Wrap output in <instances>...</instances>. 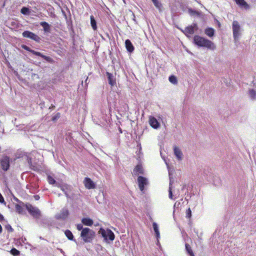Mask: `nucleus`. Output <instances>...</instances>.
I'll use <instances>...</instances> for the list:
<instances>
[{
    "label": "nucleus",
    "instance_id": "obj_1",
    "mask_svg": "<svg viewBox=\"0 0 256 256\" xmlns=\"http://www.w3.org/2000/svg\"><path fill=\"white\" fill-rule=\"evenodd\" d=\"M193 43L199 48H205L208 49L214 50V46L210 40L198 35H196L193 38Z\"/></svg>",
    "mask_w": 256,
    "mask_h": 256
},
{
    "label": "nucleus",
    "instance_id": "obj_2",
    "mask_svg": "<svg viewBox=\"0 0 256 256\" xmlns=\"http://www.w3.org/2000/svg\"><path fill=\"white\" fill-rule=\"evenodd\" d=\"M98 234L104 238V240L108 244L112 242L115 238L114 232L109 228L104 229L100 228L98 230Z\"/></svg>",
    "mask_w": 256,
    "mask_h": 256
},
{
    "label": "nucleus",
    "instance_id": "obj_3",
    "mask_svg": "<svg viewBox=\"0 0 256 256\" xmlns=\"http://www.w3.org/2000/svg\"><path fill=\"white\" fill-rule=\"evenodd\" d=\"M95 236V232L88 228H84L80 232V237L86 243L92 242Z\"/></svg>",
    "mask_w": 256,
    "mask_h": 256
},
{
    "label": "nucleus",
    "instance_id": "obj_4",
    "mask_svg": "<svg viewBox=\"0 0 256 256\" xmlns=\"http://www.w3.org/2000/svg\"><path fill=\"white\" fill-rule=\"evenodd\" d=\"M169 179L168 198L171 200H175L179 196L180 194V190L178 189L175 188L174 186H172L174 178L171 176L170 173H169Z\"/></svg>",
    "mask_w": 256,
    "mask_h": 256
},
{
    "label": "nucleus",
    "instance_id": "obj_5",
    "mask_svg": "<svg viewBox=\"0 0 256 256\" xmlns=\"http://www.w3.org/2000/svg\"><path fill=\"white\" fill-rule=\"evenodd\" d=\"M57 187L60 188L68 198L71 199L73 198V188L72 186L66 184H58Z\"/></svg>",
    "mask_w": 256,
    "mask_h": 256
},
{
    "label": "nucleus",
    "instance_id": "obj_6",
    "mask_svg": "<svg viewBox=\"0 0 256 256\" xmlns=\"http://www.w3.org/2000/svg\"><path fill=\"white\" fill-rule=\"evenodd\" d=\"M22 36L23 38L33 40L37 43H40L42 41L41 38L30 30L24 31L22 33Z\"/></svg>",
    "mask_w": 256,
    "mask_h": 256
},
{
    "label": "nucleus",
    "instance_id": "obj_7",
    "mask_svg": "<svg viewBox=\"0 0 256 256\" xmlns=\"http://www.w3.org/2000/svg\"><path fill=\"white\" fill-rule=\"evenodd\" d=\"M25 206L30 214L34 218H40L41 212L38 208L32 206L30 204H26Z\"/></svg>",
    "mask_w": 256,
    "mask_h": 256
},
{
    "label": "nucleus",
    "instance_id": "obj_8",
    "mask_svg": "<svg viewBox=\"0 0 256 256\" xmlns=\"http://www.w3.org/2000/svg\"><path fill=\"white\" fill-rule=\"evenodd\" d=\"M232 27L234 40L235 42H238L240 36V26L237 21L234 20L232 22Z\"/></svg>",
    "mask_w": 256,
    "mask_h": 256
},
{
    "label": "nucleus",
    "instance_id": "obj_9",
    "mask_svg": "<svg viewBox=\"0 0 256 256\" xmlns=\"http://www.w3.org/2000/svg\"><path fill=\"white\" fill-rule=\"evenodd\" d=\"M138 182L140 190L144 192L145 186L148 184V178L143 176H138Z\"/></svg>",
    "mask_w": 256,
    "mask_h": 256
},
{
    "label": "nucleus",
    "instance_id": "obj_10",
    "mask_svg": "<svg viewBox=\"0 0 256 256\" xmlns=\"http://www.w3.org/2000/svg\"><path fill=\"white\" fill-rule=\"evenodd\" d=\"M2 168L4 171H7L10 166V158L8 156H4L0 160Z\"/></svg>",
    "mask_w": 256,
    "mask_h": 256
},
{
    "label": "nucleus",
    "instance_id": "obj_11",
    "mask_svg": "<svg viewBox=\"0 0 256 256\" xmlns=\"http://www.w3.org/2000/svg\"><path fill=\"white\" fill-rule=\"evenodd\" d=\"M69 215V211L67 208H63L60 212L57 214L55 218L56 220H65Z\"/></svg>",
    "mask_w": 256,
    "mask_h": 256
},
{
    "label": "nucleus",
    "instance_id": "obj_12",
    "mask_svg": "<svg viewBox=\"0 0 256 256\" xmlns=\"http://www.w3.org/2000/svg\"><path fill=\"white\" fill-rule=\"evenodd\" d=\"M42 223L44 224V226L48 227H56L58 228L56 222L50 218H44L42 220Z\"/></svg>",
    "mask_w": 256,
    "mask_h": 256
},
{
    "label": "nucleus",
    "instance_id": "obj_13",
    "mask_svg": "<svg viewBox=\"0 0 256 256\" xmlns=\"http://www.w3.org/2000/svg\"><path fill=\"white\" fill-rule=\"evenodd\" d=\"M84 184L85 187L88 189H94L96 188V184L89 178L86 177L84 180Z\"/></svg>",
    "mask_w": 256,
    "mask_h": 256
},
{
    "label": "nucleus",
    "instance_id": "obj_14",
    "mask_svg": "<svg viewBox=\"0 0 256 256\" xmlns=\"http://www.w3.org/2000/svg\"><path fill=\"white\" fill-rule=\"evenodd\" d=\"M148 121L150 126L154 129H158L160 127V122L154 116H150Z\"/></svg>",
    "mask_w": 256,
    "mask_h": 256
},
{
    "label": "nucleus",
    "instance_id": "obj_15",
    "mask_svg": "<svg viewBox=\"0 0 256 256\" xmlns=\"http://www.w3.org/2000/svg\"><path fill=\"white\" fill-rule=\"evenodd\" d=\"M125 46L127 50V51L131 54L133 52L134 50V47L131 42V41L129 39H127L125 40Z\"/></svg>",
    "mask_w": 256,
    "mask_h": 256
},
{
    "label": "nucleus",
    "instance_id": "obj_16",
    "mask_svg": "<svg viewBox=\"0 0 256 256\" xmlns=\"http://www.w3.org/2000/svg\"><path fill=\"white\" fill-rule=\"evenodd\" d=\"M34 55L36 56L40 57L43 60H46V62H47L49 63L52 64L54 62V60L52 58H50V56H45L43 54H42L39 52L36 51Z\"/></svg>",
    "mask_w": 256,
    "mask_h": 256
},
{
    "label": "nucleus",
    "instance_id": "obj_17",
    "mask_svg": "<svg viewBox=\"0 0 256 256\" xmlns=\"http://www.w3.org/2000/svg\"><path fill=\"white\" fill-rule=\"evenodd\" d=\"M40 26L43 28V30L46 34L50 33L51 26L46 22H41Z\"/></svg>",
    "mask_w": 256,
    "mask_h": 256
},
{
    "label": "nucleus",
    "instance_id": "obj_18",
    "mask_svg": "<svg viewBox=\"0 0 256 256\" xmlns=\"http://www.w3.org/2000/svg\"><path fill=\"white\" fill-rule=\"evenodd\" d=\"M106 76L108 78V83L111 86H114L116 84V79L114 78L113 74L109 72H106Z\"/></svg>",
    "mask_w": 256,
    "mask_h": 256
},
{
    "label": "nucleus",
    "instance_id": "obj_19",
    "mask_svg": "<svg viewBox=\"0 0 256 256\" xmlns=\"http://www.w3.org/2000/svg\"><path fill=\"white\" fill-rule=\"evenodd\" d=\"M81 222L84 226H92L94 224L93 220L90 218H84L82 219Z\"/></svg>",
    "mask_w": 256,
    "mask_h": 256
},
{
    "label": "nucleus",
    "instance_id": "obj_20",
    "mask_svg": "<svg viewBox=\"0 0 256 256\" xmlns=\"http://www.w3.org/2000/svg\"><path fill=\"white\" fill-rule=\"evenodd\" d=\"M152 228L155 233V236L156 240H158L160 238V232L159 231L158 226L156 222H152Z\"/></svg>",
    "mask_w": 256,
    "mask_h": 256
},
{
    "label": "nucleus",
    "instance_id": "obj_21",
    "mask_svg": "<svg viewBox=\"0 0 256 256\" xmlns=\"http://www.w3.org/2000/svg\"><path fill=\"white\" fill-rule=\"evenodd\" d=\"M134 175H138V174H143L144 170L142 166L140 164H138L134 170Z\"/></svg>",
    "mask_w": 256,
    "mask_h": 256
},
{
    "label": "nucleus",
    "instance_id": "obj_22",
    "mask_svg": "<svg viewBox=\"0 0 256 256\" xmlns=\"http://www.w3.org/2000/svg\"><path fill=\"white\" fill-rule=\"evenodd\" d=\"M236 4L242 8L246 9L249 8V6L244 0H234Z\"/></svg>",
    "mask_w": 256,
    "mask_h": 256
},
{
    "label": "nucleus",
    "instance_id": "obj_23",
    "mask_svg": "<svg viewBox=\"0 0 256 256\" xmlns=\"http://www.w3.org/2000/svg\"><path fill=\"white\" fill-rule=\"evenodd\" d=\"M64 234L68 240L76 242V240L74 239V236L70 230H66L64 231Z\"/></svg>",
    "mask_w": 256,
    "mask_h": 256
},
{
    "label": "nucleus",
    "instance_id": "obj_24",
    "mask_svg": "<svg viewBox=\"0 0 256 256\" xmlns=\"http://www.w3.org/2000/svg\"><path fill=\"white\" fill-rule=\"evenodd\" d=\"M174 155L178 160L182 159V154L180 148L176 146H174Z\"/></svg>",
    "mask_w": 256,
    "mask_h": 256
},
{
    "label": "nucleus",
    "instance_id": "obj_25",
    "mask_svg": "<svg viewBox=\"0 0 256 256\" xmlns=\"http://www.w3.org/2000/svg\"><path fill=\"white\" fill-rule=\"evenodd\" d=\"M185 249H186V254L188 256H194L193 250H192L190 246L188 244V243L185 244Z\"/></svg>",
    "mask_w": 256,
    "mask_h": 256
},
{
    "label": "nucleus",
    "instance_id": "obj_26",
    "mask_svg": "<svg viewBox=\"0 0 256 256\" xmlns=\"http://www.w3.org/2000/svg\"><path fill=\"white\" fill-rule=\"evenodd\" d=\"M214 30L212 28H207L204 30L206 34L210 38H212L214 36Z\"/></svg>",
    "mask_w": 256,
    "mask_h": 256
},
{
    "label": "nucleus",
    "instance_id": "obj_27",
    "mask_svg": "<svg viewBox=\"0 0 256 256\" xmlns=\"http://www.w3.org/2000/svg\"><path fill=\"white\" fill-rule=\"evenodd\" d=\"M47 180L50 184L55 185L56 186H57L58 184H60V183L56 182L54 178L50 175H48Z\"/></svg>",
    "mask_w": 256,
    "mask_h": 256
},
{
    "label": "nucleus",
    "instance_id": "obj_28",
    "mask_svg": "<svg viewBox=\"0 0 256 256\" xmlns=\"http://www.w3.org/2000/svg\"><path fill=\"white\" fill-rule=\"evenodd\" d=\"M27 189H29L32 193H35L38 190V186L36 184H34V186L31 184H28L26 186Z\"/></svg>",
    "mask_w": 256,
    "mask_h": 256
},
{
    "label": "nucleus",
    "instance_id": "obj_29",
    "mask_svg": "<svg viewBox=\"0 0 256 256\" xmlns=\"http://www.w3.org/2000/svg\"><path fill=\"white\" fill-rule=\"evenodd\" d=\"M20 12L24 15L28 16L30 14L31 10L28 7L22 6L20 10Z\"/></svg>",
    "mask_w": 256,
    "mask_h": 256
},
{
    "label": "nucleus",
    "instance_id": "obj_30",
    "mask_svg": "<svg viewBox=\"0 0 256 256\" xmlns=\"http://www.w3.org/2000/svg\"><path fill=\"white\" fill-rule=\"evenodd\" d=\"M188 12L190 15L192 16H196L198 17H200L201 16V12L194 10L192 8H188Z\"/></svg>",
    "mask_w": 256,
    "mask_h": 256
},
{
    "label": "nucleus",
    "instance_id": "obj_31",
    "mask_svg": "<svg viewBox=\"0 0 256 256\" xmlns=\"http://www.w3.org/2000/svg\"><path fill=\"white\" fill-rule=\"evenodd\" d=\"M90 24L92 28V29L95 30L97 29V23L96 22L94 18V16L92 15L90 16Z\"/></svg>",
    "mask_w": 256,
    "mask_h": 256
},
{
    "label": "nucleus",
    "instance_id": "obj_32",
    "mask_svg": "<svg viewBox=\"0 0 256 256\" xmlns=\"http://www.w3.org/2000/svg\"><path fill=\"white\" fill-rule=\"evenodd\" d=\"M16 212L19 214H23L24 213V208L19 204H16Z\"/></svg>",
    "mask_w": 256,
    "mask_h": 256
},
{
    "label": "nucleus",
    "instance_id": "obj_33",
    "mask_svg": "<svg viewBox=\"0 0 256 256\" xmlns=\"http://www.w3.org/2000/svg\"><path fill=\"white\" fill-rule=\"evenodd\" d=\"M26 158H27L26 160H27V162H28L30 168L32 170H37V167L32 164V158L29 156H26Z\"/></svg>",
    "mask_w": 256,
    "mask_h": 256
},
{
    "label": "nucleus",
    "instance_id": "obj_34",
    "mask_svg": "<svg viewBox=\"0 0 256 256\" xmlns=\"http://www.w3.org/2000/svg\"><path fill=\"white\" fill-rule=\"evenodd\" d=\"M184 32L186 34H194V26H190L186 27L184 30Z\"/></svg>",
    "mask_w": 256,
    "mask_h": 256
},
{
    "label": "nucleus",
    "instance_id": "obj_35",
    "mask_svg": "<svg viewBox=\"0 0 256 256\" xmlns=\"http://www.w3.org/2000/svg\"><path fill=\"white\" fill-rule=\"evenodd\" d=\"M21 47L24 50L31 52L34 55L35 54H36V50H34L31 49L29 46H27L26 45H25V44H22Z\"/></svg>",
    "mask_w": 256,
    "mask_h": 256
},
{
    "label": "nucleus",
    "instance_id": "obj_36",
    "mask_svg": "<svg viewBox=\"0 0 256 256\" xmlns=\"http://www.w3.org/2000/svg\"><path fill=\"white\" fill-rule=\"evenodd\" d=\"M169 81L172 84H176L178 83L176 77L174 75H171L168 78Z\"/></svg>",
    "mask_w": 256,
    "mask_h": 256
},
{
    "label": "nucleus",
    "instance_id": "obj_37",
    "mask_svg": "<svg viewBox=\"0 0 256 256\" xmlns=\"http://www.w3.org/2000/svg\"><path fill=\"white\" fill-rule=\"evenodd\" d=\"M10 252L14 256H18L20 255V252L14 248L11 249Z\"/></svg>",
    "mask_w": 256,
    "mask_h": 256
},
{
    "label": "nucleus",
    "instance_id": "obj_38",
    "mask_svg": "<svg viewBox=\"0 0 256 256\" xmlns=\"http://www.w3.org/2000/svg\"><path fill=\"white\" fill-rule=\"evenodd\" d=\"M152 2H153L154 6L158 8V10H160L162 7V4L158 0H152Z\"/></svg>",
    "mask_w": 256,
    "mask_h": 256
},
{
    "label": "nucleus",
    "instance_id": "obj_39",
    "mask_svg": "<svg viewBox=\"0 0 256 256\" xmlns=\"http://www.w3.org/2000/svg\"><path fill=\"white\" fill-rule=\"evenodd\" d=\"M60 117V112H57L55 115H54L52 118V120L53 122L56 121Z\"/></svg>",
    "mask_w": 256,
    "mask_h": 256
},
{
    "label": "nucleus",
    "instance_id": "obj_40",
    "mask_svg": "<svg viewBox=\"0 0 256 256\" xmlns=\"http://www.w3.org/2000/svg\"><path fill=\"white\" fill-rule=\"evenodd\" d=\"M5 228L8 232H12L14 231V229L9 224L6 225Z\"/></svg>",
    "mask_w": 256,
    "mask_h": 256
},
{
    "label": "nucleus",
    "instance_id": "obj_41",
    "mask_svg": "<svg viewBox=\"0 0 256 256\" xmlns=\"http://www.w3.org/2000/svg\"><path fill=\"white\" fill-rule=\"evenodd\" d=\"M186 217L188 218H190L192 216V211L190 208H188L186 211Z\"/></svg>",
    "mask_w": 256,
    "mask_h": 256
},
{
    "label": "nucleus",
    "instance_id": "obj_42",
    "mask_svg": "<svg viewBox=\"0 0 256 256\" xmlns=\"http://www.w3.org/2000/svg\"><path fill=\"white\" fill-rule=\"evenodd\" d=\"M84 228H83V226L82 224H78L76 225V228L79 231H80V230H81V232L82 231V230H84Z\"/></svg>",
    "mask_w": 256,
    "mask_h": 256
},
{
    "label": "nucleus",
    "instance_id": "obj_43",
    "mask_svg": "<svg viewBox=\"0 0 256 256\" xmlns=\"http://www.w3.org/2000/svg\"><path fill=\"white\" fill-rule=\"evenodd\" d=\"M0 202L1 204H6V202L4 201V198L0 193Z\"/></svg>",
    "mask_w": 256,
    "mask_h": 256
},
{
    "label": "nucleus",
    "instance_id": "obj_44",
    "mask_svg": "<svg viewBox=\"0 0 256 256\" xmlns=\"http://www.w3.org/2000/svg\"><path fill=\"white\" fill-rule=\"evenodd\" d=\"M39 106L42 110L45 108V103L44 102H40Z\"/></svg>",
    "mask_w": 256,
    "mask_h": 256
},
{
    "label": "nucleus",
    "instance_id": "obj_45",
    "mask_svg": "<svg viewBox=\"0 0 256 256\" xmlns=\"http://www.w3.org/2000/svg\"><path fill=\"white\" fill-rule=\"evenodd\" d=\"M191 26H194V31L195 30H196L198 29V25L196 24V23H194Z\"/></svg>",
    "mask_w": 256,
    "mask_h": 256
},
{
    "label": "nucleus",
    "instance_id": "obj_46",
    "mask_svg": "<svg viewBox=\"0 0 256 256\" xmlns=\"http://www.w3.org/2000/svg\"><path fill=\"white\" fill-rule=\"evenodd\" d=\"M180 204V202H178V201H177V202H175V204H174V208H175V207H176V206H178Z\"/></svg>",
    "mask_w": 256,
    "mask_h": 256
},
{
    "label": "nucleus",
    "instance_id": "obj_47",
    "mask_svg": "<svg viewBox=\"0 0 256 256\" xmlns=\"http://www.w3.org/2000/svg\"><path fill=\"white\" fill-rule=\"evenodd\" d=\"M4 220V216H3V215L2 214H1L0 213V221L2 222Z\"/></svg>",
    "mask_w": 256,
    "mask_h": 256
},
{
    "label": "nucleus",
    "instance_id": "obj_48",
    "mask_svg": "<svg viewBox=\"0 0 256 256\" xmlns=\"http://www.w3.org/2000/svg\"><path fill=\"white\" fill-rule=\"evenodd\" d=\"M55 108V106L54 104H52L49 107L50 110H54Z\"/></svg>",
    "mask_w": 256,
    "mask_h": 256
},
{
    "label": "nucleus",
    "instance_id": "obj_49",
    "mask_svg": "<svg viewBox=\"0 0 256 256\" xmlns=\"http://www.w3.org/2000/svg\"><path fill=\"white\" fill-rule=\"evenodd\" d=\"M34 198L36 200H38L40 198V196L38 195H36L34 196Z\"/></svg>",
    "mask_w": 256,
    "mask_h": 256
},
{
    "label": "nucleus",
    "instance_id": "obj_50",
    "mask_svg": "<svg viewBox=\"0 0 256 256\" xmlns=\"http://www.w3.org/2000/svg\"><path fill=\"white\" fill-rule=\"evenodd\" d=\"M2 228L1 224H0V234L2 232Z\"/></svg>",
    "mask_w": 256,
    "mask_h": 256
},
{
    "label": "nucleus",
    "instance_id": "obj_51",
    "mask_svg": "<svg viewBox=\"0 0 256 256\" xmlns=\"http://www.w3.org/2000/svg\"><path fill=\"white\" fill-rule=\"evenodd\" d=\"M156 244H157V245H158V244H160V242H159V239H158V240H157V242H156Z\"/></svg>",
    "mask_w": 256,
    "mask_h": 256
},
{
    "label": "nucleus",
    "instance_id": "obj_52",
    "mask_svg": "<svg viewBox=\"0 0 256 256\" xmlns=\"http://www.w3.org/2000/svg\"><path fill=\"white\" fill-rule=\"evenodd\" d=\"M88 78H87L85 80L86 84H87Z\"/></svg>",
    "mask_w": 256,
    "mask_h": 256
},
{
    "label": "nucleus",
    "instance_id": "obj_53",
    "mask_svg": "<svg viewBox=\"0 0 256 256\" xmlns=\"http://www.w3.org/2000/svg\"><path fill=\"white\" fill-rule=\"evenodd\" d=\"M119 131H120V133H122V129H121L120 128V129H119Z\"/></svg>",
    "mask_w": 256,
    "mask_h": 256
},
{
    "label": "nucleus",
    "instance_id": "obj_54",
    "mask_svg": "<svg viewBox=\"0 0 256 256\" xmlns=\"http://www.w3.org/2000/svg\"><path fill=\"white\" fill-rule=\"evenodd\" d=\"M185 186H185V185H184V186H183V187H182V190H184V188Z\"/></svg>",
    "mask_w": 256,
    "mask_h": 256
},
{
    "label": "nucleus",
    "instance_id": "obj_55",
    "mask_svg": "<svg viewBox=\"0 0 256 256\" xmlns=\"http://www.w3.org/2000/svg\"><path fill=\"white\" fill-rule=\"evenodd\" d=\"M199 4H200V5H201V6H204L202 4H200V2H199Z\"/></svg>",
    "mask_w": 256,
    "mask_h": 256
},
{
    "label": "nucleus",
    "instance_id": "obj_56",
    "mask_svg": "<svg viewBox=\"0 0 256 256\" xmlns=\"http://www.w3.org/2000/svg\"><path fill=\"white\" fill-rule=\"evenodd\" d=\"M61 196V194H58V196Z\"/></svg>",
    "mask_w": 256,
    "mask_h": 256
}]
</instances>
